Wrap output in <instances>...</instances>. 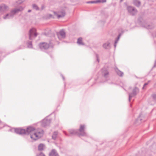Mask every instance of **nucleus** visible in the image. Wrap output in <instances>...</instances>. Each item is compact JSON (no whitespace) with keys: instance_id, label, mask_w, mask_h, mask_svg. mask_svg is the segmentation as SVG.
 <instances>
[{"instance_id":"13","label":"nucleus","mask_w":156,"mask_h":156,"mask_svg":"<svg viewBox=\"0 0 156 156\" xmlns=\"http://www.w3.org/2000/svg\"><path fill=\"white\" fill-rule=\"evenodd\" d=\"M102 46L104 48L106 49H109L111 48L110 42L109 41H107L106 43H104Z\"/></svg>"},{"instance_id":"36","label":"nucleus","mask_w":156,"mask_h":156,"mask_svg":"<svg viewBox=\"0 0 156 156\" xmlns=\"http://www.w3.org/2000/svg\"><path fill=\"white\" fill-rule=\"evenodd\" d=\"M140 117H139L138 118V119H137V122L139 120H141V119H140Z\"/></svg>"},{"instance_id":"20","label":"nucleus","mask_w":156,"mask_h":156,"mask_svg":"<svg viewBox=\"0 0 156 156\" xmlns=\"http://www.w3.org/2000/svg\"><path fill=\"white\" fill-rule=\"evenodd\" d=\"M58 133L57 131H55L53 132L52 136V139L55 140L57 137Z\"/></svg>"},{"instance_id":"7","label":"nucleus","mask_w":156,"mask_h":156,"mask_svg":"<svg viewBox=\"0 0 156 156\" xmlns=\"http://www.w3.org/2000/svg\"><path fill=\"white\" fill-rule=\"evenodd\" d=\"M136 94V87H135L132 90L131 92L129 93V100L130 101L131 99L134 97Z\"/></svg>"},{"instance_id":"42","label":"nucleus","mask_w":156,"mask_h":156,"mask_svg":"<svg viewBox=\"0 0 156 156\" xmlns=\"http://www.w3.org/2000/svg\"><path fill=\"white\" fill-rule=\"evenodd\" d=\"M131 90V88H130L129 90Z\"/></svg>"},{"instance_id":"2","label":"nucleus","mask_w":156,"mask_h":156,"mask_svg":"<svg viewBox=\"0 0 156 156\" xmlns=\"http://www.w3.org/2000/svg\"><path fill=\"white\" fill-rule=\"evenodd\" d=\"M24 8V7L20 6L18 8L14 9L11 11L9 13L7 14L4 16L3 19H7L12 18L16 13L22 12Z\"/></svg>"},{"instance_id":"8","label":"nucleus","mask_w":156,"mask_h":156,"mask_svg":"<svg viewBox=\"0 0 156 156\" xmlns=\"http://www.w3.org/2000/svg\"><path fill=\"white\" fill-rule=\"evenodd\" d=\"M51 122V120L47 117L43 119L41 122V126L45 127L48 126Z\"/></svg>"},{"instance_id":"23","label":"nucleus","mask_w":156,"mask_h":156,"mask_svg":"<svg viewBox=\"0 0 156 156\" xmlns=\"http://www.w3.org/2000/svg\"><path fill=\"white\" fill-rule=\"evenodd\" d=\"M36 156H45V155L42 152L37 153L36 154Z\"/></svg>"},{"instance_id":"41","label":"nucleus","mask_w":156,"mask_h":156,"mask_svg":"<svg viewBox=\"0 0 156 156\" xmlns=\"http://www.w3.org/2000/svg\"><path fill=\"white\" fill-rule=\"evenodd\" d=\"M123 0H120V2H122Z\"/></svg>"},{"instance_id":"3","label":"nucleus","mask_w":156,"mask_h":156,"mask_svg":"<svg viewBox=\"0 0 156 156\" xmlns=\"http://www.w3.org/2000/svg\"><path fill=\"white\" fill-rule=\"evenodd\" d=\"M39 47L41 50L44 51L48 48H52L53 45L50 43L48 44L46 42H42L39 44Z\"/></svg>"},{"instance_id":"6","label":"nucleus","mask_w":156,"mask_h":156,"mask_svg":"<svg viewBox=\"0 0 156 156\" xmlns=\"http://www.w3.org/2000/svg\"><path fill=\"white\" fill-rule=\"evenodd\" d=\"M36 29L32 28L30 29L29 32V38L32 40L34 39L37 35Z\"/></svg>"},{"instance_id":"1","label":"nucleus","mask_w":156,"mask_h":156,"mask_svg":"<svg viewBox=\"0 0 156 156\" xmlns=\"http://www.w3.org/2000/svg\"><path fill=\"white\" fill-rule=\"evenodd\" d=\"M10 131L12 132L14 131L16 133L20 135L29 134L31 139L34 140H36L42 137L44 133L42 129H35L34 127L31 126H28L26 130L21 128H16L11 129Z\"/></svg>"},{"instance_id":"15","label":"nucleus","mask_w":156,"mask_h":156,"mask_svg":"<svg viewBox=\"0 0 156 156\" xmlns=\"http://www.w3.org/2000/svg\"><path fill=\"white\" fill-rule=\"evenodd\" d=\"M139 24L141 25L143 27L146 28L147 29H151L152 27H151L150 25L147 24H144L145 23L144 22H143V21H140L139 23Z\"/></svg>"},{"instance_id":"39","label":"nucleus","mask_w":156,"mask_h":156,"mask_svg":"<svg viewBox=\"0 0 156 156\" xmlns=\"http://www.w3.org/2000/svg\"><path fill=\"white\" fill-rule=\"evenodd\" d=\"M154 66H155V67H156V62H155V64H154Z\"/></svg>"},{"instance_id":"17","label":"nucleus","mask_w":156,"mask_h":156,"mask_svg":"<svg viewBox=\"0 0 156 156\" xmlns=\"http://www.w3.org/2000/svg\"><path fill=\"white\" fill-rule=\"evenodd\" d=\"M77 43L80 45H84V43L83 41L82 38L81 37L78 39Z\"/></svg>"},{"instance_id":"27","label":"nucleus","mask_w":156,"mask_h":156,"mask_svg":"<svg viewBox=\"0 0 156 156\" xmlns=\"http://www.w3.org/2000/svg\"><path fill=\"white\" fill-rule=\"evenodd\" d=\"M154 99L156 101V94H154L152 95Z\"/></svg>"},{"instance_id":"40","label":"nucleus","mask_w":156,"mask_h":156,"mask_svg":"<svg viewBox=\"0 0 156 156\" xmlns=\"http://www.w3.org/2000/svg\"><path fill=\"white\" fill-rule=\"evenodd\" d=\"M134 4L135 5H136V4L134 2Z\"/></svg>"},{"instance_id":"10","label":"nucleus","mask_w":156,"mask_h":156,"mask_svg":"<svg viewBox=\"0 0 156 156\" xmlns=\"http://www.w3.org/2000/svg\"><path fill=\"white\" fill-rule=\"evenodd\" d=\"M57 35L58 38L59 39H61L62 38H64L66 36L65 33L63 30H61L59 32L57 33Z\"/></svg>"},{"instance_id":"18","label":"nucleus","mask_w":156,"mask_h":156,"mask_svg":"<svg viewBox=\"0 0 156 156\" xmlns=\"http://www.w3.org/2000/svg\"><path fill=\"white\" fill-rule=\"evenodd\" d=\"M115 71L117 75L119 76L122 77L123 76L124 74L123 72L118 69L117 68L115 69Z\"/></svg>"},{"instance_id":"19","label":"nucleus","mask_w":156,"mask_h":156,"mask_svg":"<svg viewBox=\"0 0 156 156\" xmlns=\"http://www.w3.org/2000/svg\"><path fill=\"white\" fill-rule=\"evenodd\" d=\"M121 36V34H119V35H118V36L117 38L115 41V43L114 44V47L115 48H116V44L118 43V41L120 39Z\"/></svg>"},{"instance_id":"25","label":"nucleus","mask_w":156,"mask_h":156,"mask_svg":"<svg viewBox=\"0 0 156 156\" xmlns=\"http://www.w3.org/2000/svg\"><path fill=\"white\" fill-rule=\"evenodd\" d=\"M96 57L97 58V61H98V62H99V56L97 54H96Z\"/></svg>"},{"instance_id":"16","label":"nucleus","mask_w":156,"mask_h":156,"mask_svg":"<svg viewBox=\"0 0 156 156\" xmlns=\"http://www.w3.org/2000/svg\"><path fill=\"white\" fill-rule=\"evenodd\" d=\"M49 156H59L56 151L54 149L52 150L49 154Z\"/></svg>"},{"instance_id":"34","label":"nucleus","mask_w":156,"mask_h":156,"mask_svg":"<svg viewBox=\"0 0 156 156\" xmlns=\"http://www.w3.org/2000/svg\"><path fill=\"white\" fill-rule=\"evenodd\" d=\"M61 76H62V78L63 80H65V78L64 77V76L62 75H61Z\"/></svg>"},{"instance_id":"9","label":"nucleus","mask_w":156,"mask_h":156,"mask_svg":"<svg viewBox=\"0 0 156 156\" xmlns=\"http://www.w3.org/2000/svg\"><path fill=\"white\" fill-rule=\"evenodd\" d=\"M9 9L8 7L6 5L3 4L0 5V13H2Z\"/></svg>"},{"instance_id":"38","label":"nucleus","mask_w":156,"mask_h":156,"mask_svg":"<svg viewBox=\"0 0 156 156\" xmlns=\"http://www.w3.org/2000/svg\"><path fill=\"white\" fill-rule=\"evenodd\" d=\"M31 10H29L28 11V12H31Z\"/></svg>"},{"instance_id":"24","label":"nucleus","mask_w":156,"mask_h":156,"mask_svg":"<svg viewBox=\"0 0 156 156\" xmlns=\"http://www.w3.org/2000/svg\"><path fill=\"white\" fill-rule=\"evenodd\" d=\"M33 9H36V10H38V8L37 6L35 4H33Z\"/></svg>"},{"instance_id":"26","label":"nucleus","mask_w":156,"mask_h":156,"mask_svg":"<svg viewBox=\"0 0 156 156\" xmlns=\"http://www.w3.org/2000/svg\"><path fill=\"white\" fill-rule=\"evenodd\" d=\"M24 0H19L17 2V3L18 4H20L22 3Z\"/></svg>"},{"instance_id":"22","label":"nucleus","mask_w":156,"mask_h":156,"mask_svg":"<svg viewBox=\"0 0 156 156\" xmlns=\"http://www.w3.org/2000/svg\"><path fill=\"white\" fill-rule=\"evenodd\" d=\"M27 47L29 48H32V42L30 41H28L27 42Z\"/></svg>"},{"instance_id":"35","label":"nucleus","mask_w":156,"mask_h":156,"mask_svg":"<svg viewBox=\"0 0 156 156\" xmlns=\"http://www.w3.org/2000/svg\"><path fill=\"white\" fill-rule=\"evenodd\" d=\"M123 86H122V87H123V88L125 90V88H124V87H125V84H123Z\"/></svg>"},{"instance_id":"21","label":"nucleus","mask_w":156,"mask_h":156,"mask_svg":"<svg viewBox=\"0 0 156 156\" xmlns=\"http://www.w3.org/2000/svg\"><path fill=\"white\" fill-rule=\"evenodd\" d=\"M44 145L43 144H40L38 146V150L39 151H41L43 150L44 147Z\"/></svg>"},{"instance_id":"12","label":"nucleus","mask_w":156,"mask_h":156,"mask_svg":"<svg viewBox=\"0 0 156 156\" xmlns=\"http://www.w3.org/2000/svg\"><path fill=\"white\" fill-rule=\"evenodd\" d=\"M54 13L55 15L57 16L58 18L64 17L65 15V12L63 11L58 12V13H57L56 12H54Z\"/></svg>"},{"instance_id":"37","label":"nucleus","mask_w":156,"mask_h":156,"mask_svg":"<svg viewBox=\"0 0 156 156\" xmlns=\"http://www.w3.org/2000/svg\"><path fill=\"white\" fill-rule=\"evenodd\" d=\"M140 2L139 1H137V4H138L139 5H140Z\"/></svg>"},{"instance_id":"14","label":"nucleus","mask_w":156,"mask_h":156,"mask_svg":"<svg viewBox=\"0 0 156 156\" xmlns=\"http://www.w3.org/2000/svg\"><path fill=\"white\" fill-rule=\"evenodd\" d=\"M69 133L72 135H77L79 136V133L77 129H70L69 130Z\"/></svg>"},{"instance_id":"11","label":"nucleus","mask_w":156,"mask_h":156,"mask_svg":"<svg viewBox=\"0 0 156 156\" xmlns=\"http://www.w3.org/2000/svg\"><path fill=\"white\" fill-rule=\"evenodd\" d=\"M127 9L129 12L130 15L133 16L135 14L136 11L133 7L130 6H128Z\"/></svg>"},{"instance_id":"31","label":"nucleus","mask_w":156,"mask_h":156,"mask_svg":"<svg viewBox=\"0 0 156 156\" xmlns=\"http://www.w3.org/2000/svg\"><path fill=\"white\" fill-rule=\"evenodd\" d=\"M147 84H148V83H145L144 84V86H143V88H142L143 89H144L145 88V87L146 85H147Z\"/></svg>"},{"instance_id":"4","label":"nucleus","mask_w":156,"mask_h":156,"mask_svg":"<svg viewBox=\"0 0 156 156\" xmlns=\"http://www.w3.org/2000/svg\"><path fill=\"white\" fill-rule=\"evenodd\" d=\"M101 74L105 79V80L101 82H105L109 80V73L108 69L105 68H103L101 70Z\"/></svg>"},{"instance_id":"5","label":"nucleus","mask_w":156,"mask_h":156,"mask_svg":"<svg viewBox=\"0 0 156 156\" xmlns=\"http://www.w3.org/2000/svg\"><path fill=\"white\" fill-rule=\"evenodd\" d=\"M86 127V126L85 124L80 125V128L78 130L79 133V136H87V134L85 131V129Z\"/></svg>"},{"instance_id":"30","label":"nucleus","mask_w":156,"mask_h":156,"mask_svg":"<svg viewBox=\"0 0 156 156\" xmlns=\"http://www.w3.org/2000/svg\"><path fill=\"white\" fill-rule=\"evenodd\" d=\"M101 2V0H98L96 1H95V3H98Z\"/></svg>"},{"instance_id":"33","label":"nucleus","mask_w":156,"mask_h":156,"mask_svg":"<svg viewBox=\"0 0 156 156\" xmlns=\"http://www.w3.org/2000/svg\"><path fill=\"white\" fill-rule=\"evenodd\" d=\"M106 1V0H101V2H105Z\"/></svg>"},{"instance_id":"29","label":"nucleus","mask_w":156,"mask_h":156,"mask_svg":"<svg viewBox=\"0 0 156 156\" xmlns=\"http://www.w3.org/2000/svg\"><path fill=\"white\" fill-rule=\"evenodd\" d=\"M0 125L2 126V127H4L5 126L4 124L2 122H1V121L0 120Z\"/></svg>"},{"instance_id":"28","label":"nucleus","mask_w":156,"mask_h":156,"mask_svg":"<svg viewBox=\"0 0 156 156\" xmlns=\"http://www.w3.org/2000/svg\"><path fill=\"white\" fill-rule=\"evenodd\" d=\"M86 3L87 4L94 3H95V1H88Z\"/></svg>"},{"instance_id":"32","label":"nucleus","mask_w":156,"mask_h":156,"mask_svg":"<svg viewBox=\"0 0 156 156\" xmlns=\"http://www.w3.org/2000/svg\"><path fill=\"white\" fill-rule=\"evenodd\" d=\"M64 133L66 135V136H69V135L68 134H67L66 132L65 131H63Z\"/></svg>"}]
</instances>
